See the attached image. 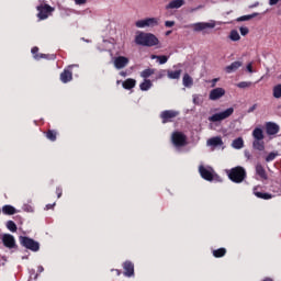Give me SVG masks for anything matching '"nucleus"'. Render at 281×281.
I'll use <instances>...</instances> for the list:
<instances>
[{
  "mask_svg": "<svg viewBox=\"0 0 281 281\" xmlns=\"http://www.w3.org/2000/svg\"><path fill=\"white\" fill-rule=\"evenodd\" d=\"M134 43L136 45H142L143 47H155L159 43V38L151 33H144L137 31L134 37Z\"/></svg>",
  "mask_w": 281,
  "mask_h": 281,
  "instance_id": "f257e3e1",
  "label": "nucleus"
},
{
  "mask_svg": "<svg viewBox=\"0 0 281 281\" xmlns=\"http://www.w3.org/2000/svg\"><path fill=\"white\" fill-rule=\"evenodd\" d=\"M228 178L234 183H243L247 177V171L243 167H235L231 170H227Z\"/></svg>",
  "mask_w": 281,
  "mask_h": 281,
  "instance_id": "f03ea898",
  "label": "nucleus"
},
{
  "mask_svg": "<svg viewBox=\"0 0 281 281\" xmlns=\"http://www.w3.org/2000/svg\"><path fill=\"white\" fill-rule=\"evenodd\" d=\"M189 27L193 32H205V30H214V27H216V21L211 20L209 22H196V23L190 24Z\"/></svg>",
  "mask_w": 281,
  "mask_h": 281,
  "instance_id": "7ed1b4c3",
  "label": "nucleus"
},
{
  "mask_svg": "<svg viewBox=\"0 0 281 281\" xmlns=\"http://www.w3.org/2000/svg\"><path fill=\"white\" fill-rule=\"evenodd\" d=\"M234 115V108H228L222 112L215 113L209 117V122H223V120H227V117H232Z\"/></svg>",
  "mask_w": 281,
  "mask_h": 281,
  "instance_id": "20e7f679",
  "label": "nucleus"
},
{
  "mask_svg": "<svg viewBox=\"0 0 281 281\" xmlns=\"http://www.w3.org/2000/svg\"><path fill=\"white\" fill-rule=\"evenodd\" d=\"M136 27L144 30V27H157L159 25V20L157 18H148L144 20H138L135 22Z\"/></svg>",
  "mask_w": 281,
  "mask_h": 281,
  "instance_id": "39448f33",
  "label": "nucleus"
},
{
  "mask_svg": "<svg viewBox=\"0 0 281 281\" xmlns=\"http://www.w3.org/2000/svg\"><path fill=\"white\" fill-rule=\"evenodd\" d=\"M20 243L26 249H31V251H38V249H41L38 241H35L34 239L29 237H20Z\"/></svg>",
  "mask_w": 281,
  "mask_h": 281,
  "instance_id": "423d86ee",
  "label": "nucleus"
},
{
  "mask_svg": "<svg viewBox=\"0 0 281 281\" xmlns=\"http://www.w3.org/2000/svg\"><path fill=\"white\" fill-rule=\"evenodd\" d=\"M37 18L40 21H45V19L49 18V14L54 12V8L49 7L48 4H41L37 7Z\"/></svg>",
  "mask_w": 281,
  "mask_h": 281,
  "instance_id": "0eeeda50",
  "label": "nucleus"
},
{
  "mask_svg": "<svg viewBox=\"0 0 281 281\" xmlns=\"http://www.w3.org/2000/svg\"><path fill=\"white\" fill-rule=\"evenodd\" d=\"M112 63L115 69H124L128 67V63H131V59L126 56L119 55L112 59Z\"/></svg>",
  "mask_w": 281,
  "mask_h": 281,
  "instance_id": "6e6552de",
  "label": "nucleus"
},
{
  "mask_svg": "<svg viewBox=\"0 0 281 281\" xmlns=\"http://www.w3.org/2000/svg\"><path fill=\"white\" fill-rule=\"evenodd\" d=\"M171 142L176 148H181V146L186 145V135L180 132H175L171 135Z\"/></svg>",
  "mask_w": 281,
  "mask_h": 281,
  "instance_id": "1a4fd4ad",
  "label": "nucleus"
},
{
  "mask_svg": "<svg viewBox=\"0 0 281 281\" xmlns=\"http://www.w3.org/2000/svg\"><path fill=\"white\" fill-rule=\"evenodd\" d=\"M199 172H200L202 179H205L206 181H212L214 179V169H212L210 167L205 168L203 166H200Z\"/></svg>",
  "mask_w": 281,
  "mask_h": 281,
  "instance_id": "9d476101",
  "label": "nucleus"
},
{
  "mask_svg": "<svg viewBox=\"0 0 281 281\" xmlns=\"http://www.w3.org/2000/svg\"><path fill=\"white\" fill-rule=\"evenodd\" d=\"M225 93V88H214L210 91L209 99L215 102L216 100H221V98H224Z\"/></svg>",
  "mask_w": 281,
  "mask_h": 281,
  "instance_id": "9b49d317",
  "label": "nucleus"
},
{
  "mask_svg": "<svg viewBox=\"0 0 281 281\" xmlns=\"http://www.w3.org/2000/svg\"><path fill=\"white\" fill-rule=\"evenodd\" d=\"M2 243L4 247H8V249H14V247H16V240L14 239V236L10 234L3 235Z\"/></svg>",
  "mask_w": 281,
  "mask_h": 281,
  "instance_id": "f8f14e48",
  "label": "nucleus"
},
{
  "mask_svg": "<svg viewBox=\"0 0 281 281\" xmlns=\"http://www.w3.org/2000/svg\"><path fill=\"white\" fill-rule=\"evenodd\" d=\"M186 4V0H170L168 4H166L165 10H179V8H183Z\"/></svg>",
  "mask_w": 281,
  "mask_h": 281,
  "instance_id": "ddd939ff",
  "label": "nucleus"
},
{
  "mask_svg": "<svg viewBox=\"0 0 281 281\" xmlns=\"http://www.w3.org/2000/svg\"><path fill=\"white\" fill-rule=\"evenodd\" d=\"M123 268H124V276H126L127 278H132V276H135V266L133 265V262L125 261L123 263Z\"/></svg>",
  "mask_w": 281,
  "mask_h": 281,
  "instance_id": "4468645a",
  "label": "nucleus"
},
{
  "mask_svg": "<svg viewBox=\"0 0 281 281\" xmlns=\"http://www.w3.org/2000/svg\"><path fill=\"white\" fill-rule=\"evenodd\" d=\"M177 115H179L178 111L168 110L162 112L160 114V117L162 119L164 124H166V122H170V120H172L173 117H177Z\"/></svg>",
  "mask_w": 281,
  "mask_h": 281,
  "instance_id": "2eb2a0df",
  "label": "nucleus"
},
{
  "mask_svg": "<svg viewBox=\"0 0 281 281\" xmlns=\"http://www.w3.org/2000/svg\"><path fill=\"white\" fill-rule=\"evenodd\" d=\"M266 131L268 135H277V133L280 131V126H278L276 123L269 122L266 124Z\"/></svg>",
  "mask_w": 281,
  "mask_h": 281,
  "instance_id": "dca6fc26",
  "label": "nucleus"
},
{
  "mask_svg": "<svg viewBox=\"0 0 281 281\" xmlns=\"http://www.w3.org/2000/svg\"><path fill=\"white\" fill-rule=\"evenodd\" d=\"M243 67L241 61H234L229 66L225 68L226 74H234V71H238Z\"/></svg>",
  "mask_w": 281,
  "mask_h": 281,
  "instance_id": "f3484780",
  "label": "nucleus"
},
{
  "mask_svg": "<svg viewBox=\"0 0 281 281\" xmlns=\"http://www.w3.org/2000/svg\"><path fill=\"white\" fill-rule=\"evenodd\" d=\"M60 80H61V82H64V85H67V82H71V80H72L71 71H69V69H65L60 74Z\"/></svg>",
  "mask_w": 281,
  "mask_h": 281,
  "instance_id": "a211bd4d",
  "label": "nucleus"
},
{
  "mask_svg": "<svg viewBox=\"0 0 281 281\" xmlns=\"http://www.w3.org/2000/svg\"><path fill=\"white\" fill-rule=\"evenodd\" d=\"M252 137L255 140H262V139H265V132L262 131V128L256 127L252 131Z\"/></svg>",
  "mask_w": 281,
  "mask_h": 281,
  "instance_id": "6ab92c4d",
  "label": "nucleus"
},
{
  "mask_svg": "<svg viewBox=\"0 0 281 281\" xmlns=\"http://www.w3.org/2000/svg\"><path fill=\"white\" fill-rule=\"evenodd\" d=\"M232 148H235V150H240V148H245V140H243V137H238L233 140Z\"/></svg>",
  "mask_w": 281,
  "mask_h": 281,
  "instance_id": "aec40b11",
  "label": "nucleus"
},
{
  "mask_svg": "<svg viewBox=\"0 0 281 281\" xmlns=\"http://www.w3.org/2000/svg\"><path fill=\"white\" fill-rule=\"evenodd\" d=\"M256 175H258L260 179L267 180V171L265 170V167H262V165L260 164L256 165Z\"/></svg>",
  "mask_w": 281,
  "mask_h": 281,
  "instance_id": "412c9836",
  "label": "nucleus"
},
{
  "mask_svg": "<svg viewBox=\"0 0 281 281\" xmlns=\"http://www.w3.org/2000/svg\"><path fill=\"white\" fill-rule=\"evenodd\" d=\"M137 85V81L135 79H126L125 81L122 82L123 89H134V87Z\"/></svg>",
  "mask_w": 281,
  "mask_h": 281,
  "instance_id": "4be33fe9",
  "label": "nucleus"
},
{
  "mask_svg": "<svg viewBox=\"0 0 281 281\" xmlns=\"http://www.w3.org/2000/svg\"><path fill=\"white\" fill-rule=\"evenodd\" d=\"M207 146H223V139L221 137H213L206 142Z\"/></svg>",
  "mask_w": 281,
  "mask_h": 281,
  "instance_id": "5701e85b",
  "label": "nucleus"
},
{
  "mask_svg": "<svg viewBox=\"0 0 281 281\" xmlns=\"http://www.w3.org/2000/svg\"><path fill=\"white\" fill-rule=\"evenodd\" d=\"M229 41H233V43H238L240 41V33H238L237 30H232L228 34Z\"/></svg>",
  "mask_w": 281,
  "mask_h": 281,
  "instance_id": "b1692460",
  "label": "nucleus"
},
{
  "mask_svg": "<svg viewBox=\"0 0 281 281\" xmlns=\"http://www.w3.org/2000/svg\"><path fill=\"white\" fill-rule=\"evenodd\" d=\"M2 212H3V214L12 216L13 214H16V209L12 205H4L2 207Z\"/></svg>",
  "mask_w": 281,
  "mask_h": 281,
  "instance_id": "393cba45",
  "label": "nucleus"
},
{
  "mask_svg": "<svg viewBox=\"0 0 281 281\" xmlns=\"http://www.w3.org/2000/svg\"><path fill=\"white\" fill-rule=\"evenodd\" d=\"M182 85L183 87L190 88L192 85H194V81L192 80V77L190 75H184L182 78Z\"/></svg>",
  "mask_w": 281,
  "mask_h": 281,
  "instance_id": "a878e982",
  "label": "nucleus"
},
{
  "mask_svg": "<svg viewBox=\"0 0 281 281\" xmlns=\"http://www.w3.org/2000/svg\"><path fill=\"white\" fill-rule=\"evenodd\" d=\"M167 76L170 80H179L181 78V70L168 71Z\"/></svg>",
  "mask_w": 281,
  "mask_h": 281,
  "instance_id": "bb28decb",
  "label": "nucleus"
},
{
  "mask_svg": "<svg viewBox=\"0 0 281 281\" xmlns=\"http://www.w3.org/2000/svg\"><path fill=\"white\" fill-rule=\"evenodd\" d=\"M151 59L158 60L159 65H166V63H168V57L166 55H162V56L151 55Z\"/></svg>",
  "mask_w": 281,
  "mask_h": 281,
  "instance_id": "cd10ccee",
  "label": "nucleus"
},
{
  "mask_svg": "<svg viewBox=\"0 0 281 281\" xmlns=\"http://www.w3.org/2000/svg\"><path fill=\"white\" fill-rule=\"evenodd\" d=\"M150 87H153V82L148 79H145L144 82H142L139 85L140 91H148V89H150Z\"/></svg>",
  "mask_w": 281,
  "mask_h": 281,
  "instance_id": "c85d7f7f",
  "label": "nucleus"
},
{
  "mask_svg": "<svg viewBox=\"0 0 281 281\" xmlns=\"http://www.w3.org/2000/svg\"><path fill=\"white\" fill-rule=\"evenodd\" d=\"M272 95H273V98H277V99L281 98V83L273 87Z\"/></svg>",
  "mask_w": 281,
  "mask_h": 281,
  "instance_id": "c756f323",
  "label": "nucleus"
},
{
  "mask_svg": "<svg viewBox=\"0 0 281 281\" xmlns=\"http://www.w3.org/2000/svg\"><path fill=\"white\" fill-rule=\"evenodd\" d=\"M252 147L256 150H265V142H262V140H254L252 142Z\"/></svg>",
  "mask_w": 281,
  "mask_h": 281,
  "instance_id": "7c9ffc66",
  "label": "nucleus"
},
{
  "mask_svg": "<svg viewBox=\"0 0 281 281\" xmlns=\"http://www.w3.org/2000/svg\"><path fill=\"white\" fill-rule=\"evenodd\" d=\"M193 104H196L198 106H201L203 104V95L201 94H193Z\"/></svg>",
  "mask_w": 281,
  "mask_h": 281,
  "instance_id": "2f4dec72",
  "label": "nucleus"
},
{
  "mask_svg": "<svg viewBox=\"0 0 281 281\" xmlns=\"http://www.w3.org/2000/svg\"><path fill=\"white\" fill-rule=\"evenodd\" d=\"M225 254H227V250L225 248H220V249L213 251V256L215 258H223V256H225Z\"/></svg>",
  "mask_w": 281,
  "mask_h": 281,
  "instance_id": "473e14b6",
  "label": "nucleus"
},
{
  "mask_svg": "<svg viewBox=\"0 0 281 281\" xmlns=\"http://www.w3.org/2000/svg\"><path fill=\"white\" fill-rule=\"evenodd\" d=\"M260 13H252L249 15H243L240 18L237 19V21H251V19H256V16H258Z\"/></svg>",
  "mask_w": 281,
  "mask_h": 281,
  "instance_id": "72a5a7b5",
  "label": "nucleus"
},
{
  "mask_svg": "<svg viewBox=\"0 0 281 281\" xmlns=\"http://www.w3.org/2000/svg\"><path fill=\"white\" fill-rule=\"evenodd\" d=\"M153 74H155V69H145L140 72V77L142 78H150V76H153Z\"/></svg>",
  "mask_w": 281,
  "mask_h": 281,
  "instance_id": "f704fd0d",
  "label": "nucleus"
},
{
  "mask_svg": "<svg viewBox=\"0 0 281 281\" xmlns=\"http://www.w3.org/2000/svg\"><path fill=\"white\" fill-rule=\"evenodd\" d=\"M237 87L239 89H247V88L251 87V82H249V81H241V82L237 83Z\"/></svg>",
  "mask_w": 281,
  "mask_h": 281,
  "instance_id": "c9c22d12",
  "label": "nucleus"
},
{
  "mask_svg": "<svg viewBox=\"0 0 281 281\" xmlns=\"http://www.w3.org/2000/svg\"><path fill=\"white\" fill-rule=\"evenodd\" d=\"M47 139H50V142H56V132L49 131L46 134Z\"/></svg>",
  "mask_w": 281,
  "mask_h": 281,
  "instance_id": "e433bc0d",
  "label": "nucleus"
},
{
  "mask_svg": "<svg viewBox=\"0 0 281 281\" xmlns=\"http://www.w3.org/2000/svg\"><path fill=\"white\" fill-rule=\"evenodd\" d=\"M7 227H8V229H9L10 232H16V224H15L14 222H12V221H9V222L7 223Z\"/></svg>",
  "mask_w": 281,
  "mask_h": 281,
  "instance_id": "4c0bfd02",
  "label": "nucleus"
},
{
  "mask_svg": "<svg viewBox=\"0 0 281 281\" xmlns=\"http://www.w3.org/2000/svg\"><path fill=\"white\" fill-rule=\"evenodd\" d=\"M278 157V153L272 151L270 153L267 157H266V161H273V159H276Z\"/></svg>",
  "mask_w": 281,
  "mask_h": 281,
  "instance_id": "58836bf2",
  "label": "nucleus"
},
{
  "mask_svg": "<svg viewBox=\"0 0 281 281\" xmlns=\"http://www.w3.org/2000/svg\"><path fill=\"white\" fill-rule=\"evenodd\" d=\"M239 32L241 36H247V34H249V29L247 26H241L239 27Z\"/></svg>",
  "mask_w": 281,
  "mask_h": 281,
  "instance_id": "ea45409f",
  "label": "nucleus"
},
{
  "mask_svg": "<svg viewBox=\"0 0 281 281\" xmlns=\"http://www.w3.org/2000/svg\"><path fill=\"white\" fill-rule=\"evenodd\" d=\"M23 211H24V212L32 213V212H34V206H32V205H30V204H24V205H23Z\"/></svg>",
  "mask_w": 281,
  "mask_h": 281,
  "instance_id": "a19ab883",
  "label": "nucleus"
},
{
  "mask_svg": "<svg viewBox=\"0 0 281 281\" xmlns=\"http://www.w3.org/2000/svg\"><path fill=\"white\" fill-rule=\"evenodd\" d=\"M246 70L248 71V74H256V70H254V64L252 63H249L246 66Z\"/></svg>",
  "mask_w": 281,
  "mask_h": 281,
  "instance_id": "79ce46f5",
  "label": "nucleus"
},
{
  "mask_svg": "<svg viewBox=\"0 0 281 281\" xmlns=\"http://www.w3.org/2000/svg\"><path fill=\"white\" fill-rule=\"evenodd\" d=\"M255 194L258 196V199H271V195L266 193L256 192Z\"/></svg>",
  "mask_w": 281,
  "mask_h": 281,
  "instance_id": "37998d69",
  "label": "nucleus"
},
{
  "mask_svg": "<svg viewBox=\"0 0 281 281\" xmlns=\"http://www.w3.org/2000/svg\"><path fill=\"white\" fill-rule=\"evenodd\" d=\"M165 25L166 27H175V21H166Z\"/></svg>",
  "mask_w": 281,
  "mask_h": 281,
  "instance_id": "c03bdc74",
  "label": "nucleus"
},
{
  "mask_svg": "<svg viewBox=\"0 0 281 281\" xmlns=\"http://www.w3.org/2000/svg\"><path fill=\"white\" fill-rule=\"evenodd\" d=\"M202 8H203V4H200V5L195 7V8H191L190 12H198V10H202Z\"/></svg>",
  "mask_w": 281,
  "mask_h": 281,
  "instance_id": "a18cd8bd",
  "label": "nucleus"
},
{
  "mask_svg": "<svg viewBox=\"0 0 281 281\" xmlns=\"http://www.w3.org/2000/svg\"><path fill=\"white\" fill-rule=\"evenodd\" d=\"M77 5H85L87 3V0H75Z\"/></svg>",
  "mask_w": 281,
  "mask_h": 281,
  "instance_id": "49530a36",
  "label": "nucleus"
},
{
  "mask_svg": "<svg viewBox=\"0 0 281 281\" xmlns=\"http://www.w3.org/2000/svg\"><path fill=\"white\" fill-rule=\"evenodd\" d=\"M280 0H269V5H278Z\"/></svg>",
  "mask_w": 281,
  "mask_h": 281,
  "instance_id": "de8ad7c7",
  "label": "nucleus"
},
{
  "mask_svg": "<svg viewBox=\"0 0 281 281\" xmlns=\"http://www.w3.org/2000/svg\"><path fill=\"white\" fill-rule=\"evenodd\" d=\"M218 78H215V79H213L211 82H212V87H216V82H218Z\"/></svg>",
  "mask_w": 281,
  "mask_h": 281,
  "instance_id": "09e8293b",
  "label": "nucleus"
},
{
  "mask_svg": "<svg viewBox=\"0 0 281 281\" xmlns=\"http://www.w3.org/2000/svg\"><path fill=\"white\" fill-rule=\"evenodd\" d=\"M57 196H58V199H60V196H63V190L57 189Z\"/></svg>",
  "mask_w": 281,
  "mask_h": 281,
  "instance_id": "8fccbe9b",
  "label": "nucleus"
},
{
  "mask_svg": "<svg viewBox=\"0 0 281 281\" xmlns=\"http://www.w3.org/2000/svg\"><path fill=\"white\" fill-rule=\"evenodd\" d=\"M31 52L33 55L36 54L38 52V47H33Z\"/></svg>",
  "mask_w": 281,
  "mask_h": 281,
  "instance_id": "3c124183",
  "label": "nucleus"
},
{
  "mask_svg": "<svg viewBox=\"0 0 281 281\" xmlns=\"http://www.w3.org/2000/svg\"><path fill=\"white\" fill-rule=\"evenodd\" d=\"M34 58H35L36 60H38V58H45V55H41V56L34 55Z\"/></svg>",
  "mask_w": 281,
  "mask_h": 281,
  "instance_id": "603ef678",
  "label": "nucleus"
},
{
  "mask_svg": "<svg viewBox=\"0 0 281 281\" xmlns=\"http://www.w3.org/2000/svg\"><path fill=\"white\" fill-rule=\"evenodd\" d=\"M120 76H122L123 78H126V72L125 71H121Z\"/></svg>",
  "mask_w": 281,
  "mask_h": 281,
  "instance_id": "864d4df0",
  "label": "nucleus"
},
{
  "mask_svg": "<svg viewBox=\"0 0 281 281\" xmlns=\"http://www.w3.org/2000/svg\"><path fill=\"white\" fill-rule=\"evenodd\" d=\"M170 34H172V31H167L166 32V36H170Z\"/></svg>",
  "mask_w": 281,
  "mask_h": 281,
  "instance_id": "5fc2aeb1",
  "label": "nucleus"
},
{
  "mask_svg": "<svg viewBox=\"0 0 281 281\" xmlns=\"http://www.w3.org/2000/svg\"><path fill=\"white\" fill-rule=\"evenodd\" d=\"M46 210H52V204H47Z\"/></svg>",
  "mask_w": 281,
  "mask_h": 281,
  "instance_id": "6e6d98bb",
  "label": "nucleus"
},
{
  "mask_svg": "<svg viewBox=\"0 0 281 281\" xmlns=\"http://www.w3.org/2000/svg\"><path fill=\"white\" fill-rule=\"evenodd\" d=\"M38 271H40V273H43V271H44L43 267H38Z\"/></svg>",
  "mask_w": 281,
  "mask_h": 281,
  "instance_id": "4d7b16f0",
  "label": "nucleus"
},
{
  "mask_svg": "<svg viewBox=\"0 0 281 281\" xmlns=\"http://www.w3.org/2000/svg\"><path fill=\"white\" fill-rule=\"evenodd\" d=\"M115 273H116V276H120L121 272H120V270H115Z\"/></svg>",
  "mask_w": 281,
  "mask_h": 281,
  "instance_id": "13d9d810",
  "label": "nucleus"
},
{
  "mask_svg": "<svg viewBox=\"0 0 281 281\" xmlns=\"http://www.w3.org/2000/svg\"><path fill=\"white\" fill-rule=\"evenodd\" d=\"M254 109H256V105H254V106L250 109V111H254Z\"/></svg>",
  "mask_w": 281,
  "mask_h": 281,
  "instance_id": "bf43d9fd",
  "label": "nucleus"
},
{
  "mask_svg": "<svg viewBox=\"0 0 281 281\" xmlns=\"http://www.w3.org/2000/svg\"><path fill=\"white\" fill-rule=\"evenodd\" d=\"M120 82H121L120 80H119V81H116V85H120Z\"/></svg>",
  "mask_w": 281,
  "mask_h": 281,
  "instance_id": "052dcab7",
  "label": "nucleus"
}]
</instances>
